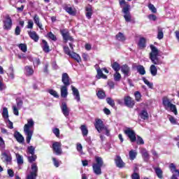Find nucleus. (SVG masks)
<instances>
[{"label": "nucleus", "mask_w": 179, "mask_h": 179, "mask_svg": "<svg viewBox=\"0 0 179 179\" xmlns=\"http://www.w3.org/2000/svg\"><path fill=\"white\" fill-rule=\"evenodd\" d=\"M24 133L26 135L27 143H30L33 134H34V120L28 119L27 123L24 126Z\"/></svg>", "instance_id": "nucleus-1"}, {"label": "nucleus", "mask_w": 179, "mask_h": 179, "mask_svg": "<svg viewBox=\"0 0 179 179\" xmlns=\"http://www.w3.org/2000/svg\"><path fill=\"white\" fill-rule=\"evenodd\" d=\"M150 48L151 52L150 53V59H151L154 65H162V60L157 57L159 55V50L153 45H150Z\"/></svg>", "instance_id": "nucleus-2"}, {"label": "nucleus", "mask_w": 179, "mask_h": 179, "mask_svg": "<svg viewBox=\"0 0 179 179\" xmlns=\"http://www.w3.org/2000/svg\"><path fill=\"white\" fill-rule=\"evenodd\" d=\"M103 164L104 162L103 161V158L95 157V163L92 164V169L96 176L101 175V167H103Z\"/></svg>", "instance_id": "nucleus-3"}, {"label": "nucleus", "mask_w": 179, "mask_h": 179, "mask_svg": "<svg viewBox=\"0 0 179 179\" xmlns=\"http://www.w3.org/2000/svg\"><path fill=\"white\" fill-rule=\"evenodd\" d=\"M162 103L165 108V110H167L168 111H171L173 113L175 114V115H177L178 113L177 112V107L176 105L171 103V101L167 96H164L162 99Z\"/></svg>", "instance_id": "nucleus-4"}, {"label": "nucleus", "mask_w": 179, "mask_h": 179, "mask_svg": "<svg viewBox=\"0 0 179 179\" xmlns=\"http://www.w3.org/2000/svg\"><path fill=\"white\" fill-rule=\"evenodd\" d=\"M1 160L3 163H6V164L12 163V155H10L9 150H5L1 152Z\"/></svg>", "instance_id": "nucleus-5"}, {"label": "nucleus", "mask_w": 179, "mask_h": 179, "mask_svg": "<svg viewBox=\"0 0 179 179\" xmlns=\"http://www.w3.org/2000/svg\"><path fill=\"white\" fill-rule=\"evenodd\" d=\"M124 132L127 136L130 139V141L134 143L136 142V134L132 129L127 127L124 130Z\"/></svg>", "instance_id": "nucleus-6"}, {"label": "nucleus", "mask_w": 179, "mask_h": 179, "mask_svg": "<svg viewBox=\"0 0 179 179\" xmlns=\"http://www.w3.org/2000/svg\"><path fill=\"white\" fill-rule=\"evenodd\" d=\"M129 9H131V6L126 5L122 10V12L124 13V17L126 22H131V19H132Z\"/></svg>", "instance_id": "nucleus-7"}, {"label": "nucleus", "mask_w": 179, "mask_h": 179, "mask_svg": "<svg viewBox=\"0 0 179 179\" xmlns=\"http://www.w3.org/2000/svg\"><path fill=\"white\" fill-rule=\"evenodd\" d=\"M31 169L32 171L29 175L27 176V179H36L37 177V171H38V168L37 167V164L32 163L31 165Z\"/></svg>", "instance_id": "nucleus-8"}, {"label": "nucleus", "mask_w": 179, "mask_h": 179, "mask_svg": "<svg viewBox=\"0 0 179 179\" xmlns=\"http://www.w3.org/2000/svg\"><path fill=\"white\" fill-rule=\"evenodd\" d=\"M169 170H171V172L173 174L171 179H178L177 177H179V171L177 169L174 164H170Z\"/></svg>", "instance_id": "nucleus-9"}, {"label": "nucleus", "mask_w": 179, "mask_h": 179, "mask_svg": "<svg viewBox=\"0 0 179 179\" xmlns=\"http://www.w3.org/2000/svg\"><path fill=\"white\" fill-rule=\"evenodd\" d=\"M61 146H62V145L59 142L56 141L52 144L53 152L57 155V156L62 155V149H61Z\"/></svg>", "instance_id": "nucleus-10"}, {"label": "nucleus", "mask_w": 179, "mask_h": 179, "mask_svg": "<svg viewBox=\"0 0 179 179\" xmlns=\"http://www.w3.org/2000/svg\"><path fill=\"white\" fill-rule=\"evenodd\" d=\"M95 128L98 131L99 134L103 131V129H106V125H104V122H102L101 120L97 119L96 120L95 123Z\"/></svg>", "instance_id": "nucleus-11"}, {"label": "nucleus", "mask_w": 179, "mask_h": 179, "mask_svg": "<svg viewBox=\"0 0 179 179\" xmlns=\"http://www.w3.org/2000/svg\"><path fill=\"white\" fill-rule=\"evenodd\" d=\"M60 33H61L64 40H65L66 41H73V38H72V36H71V35H69V31H68V29H62L60 31Z\"/></svg>", "instance_id": "nucleus-12"}, {"label": "nucleus", "mask_w": 179, "mask_h": 179, "mask_svg": "<svg viewBox=\"0 0 179 179\" xmlns=\"http://www.w3.org/2000/svg\"><path fill=\"white\" fill-rule=\"evenodd\" d=\"M60 108L64 117H68L69 115V108H68V105H66V102L62 103Z\"/></svg>", "instance_id": "nucleus-13"}, {"label": "nucleus", "mask_w": 179, "mask_h": 179, "mask_svg": "<svg viewBox=\"0 0 179 179\" xmlns=\"http://www.w3.org/2000/svg\"><path fill=\"white\" fill-rule=\"evenodd\" d=\"M62 82L64 84L63 86H69L71 85V80H69V76L68 73H64L62 76Z\"/></svg>", "instance_id": "nucleus-14"}, {"label": "nucleus", "mask_w": 179, "mask_h": 179, "mask_svg": "<svg viewBox=\"0 0 179 179\" xmlns=\"http://www.w3.org/2000/svg\"><path fill=\"white\" fill-rule=\"evenodd\" d=\"M4 23V29L6 30H10L12 28V19H10V17L9 15H7L6 17V20L3 22Z\"/></svg>", "instance_id": "nucleus-15"}, {"label": "nucleus", "mask_w": 179, "mask_h": 179, "mask_svg": "<svg viewBox=\"0 0 179 179\" xmlns=\"http://www.w3.org/2000/svg\"><path fill=\"white\" fill-rule=\"evenodd\" d=\"M120 69L124 76H129L131 75V68L127 65L124 64L120 67Z\"/></svg>", "instance_id": "nucleus-16"}, {"label": "nucleus", "mask_w": 179, "mask_h": 179, "mask_svg": "<svg viewBox=\"0 0 179 179\" xmlns=\"http://www.w3.org/2000/svg\"><path fill=\"white\" fill-rule=\"evenodd\" d=\"M124 104L125 106H127V107L132 108V107L135 106V101L132 100V98H131V96H126L124 97Z\"/></svg>", "instance_id": "nucleus-17"}, {"label": "nucleus", "mask_w": 179, "mask_h": 179, "mask_svg": "<svg viewBox=\"0 0 179 179\" xmlns=\"http://www.w3.org/2000/svg\"><path fill=\"white\" fill-rule=\"evenodd\" d=\"M115 162L117 167H118L119 169H122L125 167V162L122 161V159H121V157L120 156L116 157V158L115 159Z\"/></svg>", "instance_id": "nucleus-18"}, {"label": "nucleus", "mask_w": 179, "mask_h": 179, "mask_svg": "<svg viewBox=\"0 0 179 179\" xmlns=\"http://www.w3.org/2000/svg\"><path fill=\"white\" fill-rule=\"evenodd\" d=\"M71 90L73 92V95L74 96L75 100H76L78 102L80 101V94H79V90H77L76 87H73V85H71Z\"/></svg>", "instance_id": "nucleus-19"}, {"label": "nucleus", "mask_w": 179, "mask_h": 179, "mask_svg": "<svg viewBox=\"0 0 179 179\" xmlns=\"http://www.w3.org/2000/svg\"><path fill=\"white\" fill-rule=\"evenodd\" d=\"M14 138H15L18 143H23V142H24V137H23L19 131H15L14 133Z\"/></svg>", "instance_id": "nucleus-20"}, {"label": "nucleus", "mask_w": 179, "mask_h": 179, "mask_svg": "<svg viewBox=\"0 0 179 179\" xmlns=\"http://www.w3.org/2000/svg\"><path fill=\"white\" fill-rule=\"evenodd\" d=\"M61 96L64 99L68 97V87L62 85L60 87Z\"/></svg>", "instance_id": "nucleus-21"}, {"label": "nucleus", "mask_w": 179, "mask_h": 179, "mask_svg": "<svg viewBox=\"0 0 179 179\" xmlns=\"http://www.w3.org/2000/svg\"><path fill=\"white\" fill-rule=\"evenodd\" d=\"M34 23L36 24V26H38V27H39L41 30H43V24L40 22V17L37 14L34 15Z\"/></svg>", "instance_id": "nucleus-22"}, {"label": "nucleus", "mask_w": 179, "mask_h": 179, "mask_svg": "<svg viewBox=\"0 0 179 179\" xmlns=\"http://www.w3.org/2000/svg\"><path fill=\"white\" fill-rule=\"evenodd\" d=\"M86 10V17L87 19H92V15H93V9L91 6H88L85 8Z\"/></svg>", "instance_id": "nucleus-23"}, {"label": "nucleus", "mask_w": 179, "mask_h": 179, "mask_svg": "<svg viewBox=\"0 0 179 179\" xmlns=\"http://www.w3.org/2000/svg\"><path fill=\"white\" fill-rule=\"evenodd\" d=\"M69 57L77 61V62H82V58H80V56L76 52H71Z\"/></svg>", "instance_id": "nucleus-24"}, {"label": "nucleus", "mask_w": 179, "mask_h": 179, "mask_svg": "<svg viewBox=\"0 0 179 179\" xmlns=\"http://www.w3.org/2000/svg\"><path fill=\"white\" fill-rule=\"evenodd\" d=\"M80 129L81 130L82 135L84 138H85V136H87L89 134V130L87 129V127H86V125L85 124L81 125L80 127Z\"/></svg>", "instance_id": "nucleus-25"}, {"label": "nucleus", "mask_w": 179, "mask_h": 179, "mask_svg": "<svg viewBox=\"0 0 179 179\" xmlns=\"http://www.w3.org/2000/svg\"><path fill=\"white\" fill-rule=\"evenodd\" d=\"M141 153L145 162H148V160H149V153H148V150H146V149L145 148H142L141 150Z\"/></svg>", "instance_id": "nucleus-26"}, {"label": "nucleus", "mask_w": 179, "mask_h": 179, "mask_svg": "<svg viewBox=\"0 0 179 179\" xmlns=\"http://www.w3.org/2000/svg\"><path fill=\"white\" fill-rule=\"evenodd\" d=\"M42 48L45 52H50V46L45 40L42 41Z\"/></svg>", "instance_id": "nucleus-27"}, {"label": "nucleus", "mask_w": 179, "mask_h": 179, "mask_svg": "<svg viewBox=\"0 0 179 179\" xmlns=\"http://www.w3.org/2000/svg\"><path fill=\"white\" fill-rule=\"evenodd\" d=\"M138 45L139 47V48H145V47H146V39L145 38H141Z\"/></svg>", "instance_id": "nucleus-28"}, {"label": "nucleus", "mask_w": 179, "mask_h": 179, "mask_svg": "<svg viewBox=\"0 0 179 179\" xmlns=\"http://www.w3.org/2000/svg\"><path fill=\"white\" fill-rule=\"evenodd\" d=\"M29 36L32 38V40H34L36 42L38 41V35H37V33H36V31H29Z\"/></svg>", "instance_id": "nucleus-29"}, {"label": "nucleus", "mask_w": 179, "mask_h": 179, "mask_svg": "<svg viewBox=\"0 0 179 179\" xmlns=\"http://www.w3.org/2000/svg\"><path fill=\"white\" fill-rule=\"evenodd\" d=\"M150 71L152 76H156V75H157V68L156 67V66H155V64L150 66Z\"/></svg>", "instance_id": "nucleus-30"}, {"label": "nucleus", "mask_w": 179, "mask_h": 179, "mask_svg": "<svg viewBox=\"0 0 179 179\" xmlns=\"http://www.w3.org/2000/svg\"><path fill=\"white\" fill-rule=\"evenodd\" d=\"M136 69H137V72H138V73L140 75H145L146 74V71L145 70V67H143V66L138 65L136 66Z\"/></svg>", "instance_id": "nucleus-31"}, {"label": "nucleus", "mask_w": 179, "mask_h": 179, "mask_svg": "<svg viewBox=\"0 0 179 179\" xmlns=\"http://www.w3.org/2000/svg\"><path fill=\"white\" fill-rule=\"evenodd\" d=\"M96 78L97 79H101V78L102 79H107V76L104 75L101 69H97Z\"/></svg>", "instance_id": "nucleus-32"}, {"label": "nucleus", "mask_w": 179, "mask_h": 179, "mask_svg": "<svg viewBox=\"0 0 179 179\" xmlns=\"http://www.w3.org/2000/svg\"><path fill=\"white\" fill-rule=\"evenodd\" d=\"M139 116L141 117V118L142 120H148V118H149V114L148 113V112L145 110H143L140 113H139Z\"/></svg>", "instance_id": "nucleus-33"}, {"label": "nucleus", "mask_w": 179, "mask_h": 179, "mask_svg": "<svg viewBox=\"0 0 179 179\" xmlns=\"http://www.w3.org/2000/svg\"><path fill=\"white\" fill-rule=\"evenodd\" d=\"M137 155L138 153L136 152V150H130L129 152L130 160H135V159H136Z\"/></svg>", "instance_id": "nucleus-34"}, {"label": "nucleus", "mask_w": 179, "mask_h": 179, "mask_svg": "<svg viewBox=\"0 0 179 179\" xmlns=\"http://www.w3.org/2000/svg\"><path fill=\"white\" fill-rule=\"evenodd\" d=\"M111 66L113 68V69L115 71V72H118V71H120L121 69V66L120 65V64H118V62H115L111 64Z\"/></svg>", "instance_id": "nucleus-35"}, {"label": "nucleus", "mask_w": 179, "mask_h": 179, "mask_svg": "<svg viewBox=\"0 0 179 179\" xmlns=\"http://www.w3.org/2000/svg\"><path fill=\"white\" fill-rule=\"evenodd\" d=\"M64 10H66V12H67V13H69V15H76V12L75 10H73V8H72V7L66 6L64 7Z\"/></svg>", "instance_id": "nucleus-36"}, {"label": "nucleus", "mask_w": 179, "mask_h": 179, "mask_svg": "<svg viewBox=\"0 0 179 179\" xmlns=\"http://www.w3.org/2000/svg\"><path fill=\"white\" fill-rule=\"evenodd\" d=\"M96 96L101 100H103V99H106V92L103 90H99L96 93Z\"/></svg>", "instance_id": "nucleus-37"}, {"label": "nucleus", "mask_w": 179, "mask_h": 179, "mask_svg": "<svg viewBox=\"0 0 179 179\" xmlns=\"http://www.w3.org/2000/svg\"><path fill=\"white\" fill-rule=\"evenodd\" d=\"M8 76L10 78V79H15V70L13 69V67H10L8 69Z\"/></svg>", "instance_id": "nucleus-38"}, {"label": "nucleus", "mask_w": 179, "mask_h": 179, "mask_svg": "<svg viewBox=\"0 0 179 179\" xmlns=\"http://www.w3.org/2000/svg\"><path fill=\"white\" fill-rule=\"evenodd\" d=\"M155 171L158 178H163V171H162L160 168H155Z\"/></svg>", "instance_id": "nucleus-39"}, {"label": "nucleus", "mask_w": 179, "mask_h": 179, "mask_svg": "<svg viewBox=\"0 0 179 179\" xmlns=\"http://www.w3.org/2000/svg\"><path fill=\"white\" fill-rule=\"evenodd\" d=\"M2 115L5 120L9 119V113L8 112V108L6 107L3 108Z\"/></svg>", "instance_id": "nucleus-40"}, {"label": "nucleus", "mask_w": 179, "mask_h": 179, "mask_svg": "<svg viewBox=\"0 0 179 179\" xmlns=\"http://www.w3.org/2000/svg\"><path fill=\"white\" fill-rule=\"evenodd\" d=\"M25 72H26V74L28 75L29 76L34 73V71L33 70V69L29 66H25Z\"/></svg>", "instance_id": "nucleus-41"}, {"label": "nucleus", "mask_w": 179, "mask_h": 179, "mask_svg": "<svg viewBox=\"0 0 179 179\" xmlns=\"http://www.w3.org/2000/svg\"><path fill=\"white\" fill-rule=\"evenodd\" d=\"M116 38L117 40H118L119 41H125V36H124V34L119 32L117 35H116Z\"/></svg>", "instance_id": "nucleus-42"}, {"label": "nucleus", "mask_w": 179, "mask_h": 179, "mask_svg": "<svg viewBox=\"0 0 179 179\" xmlns=\"http://www.w3.org/2000/svg\"><path fill=\"white\" fill-rule=\"evenodd\" d=\"M113 78L115 82H120V80H121V74L118 71H115Z\"/></svg>", "instance_id": "nucleus-43"}, {"label": "nucleus", "mask_w": 179, "mask_h": 179, "mask_svg": "<svg viewBox=\"0 0 179 179\" xmlns=\"http://www.w3.org/2000/svg\"><path fill=\"white\" fill-rule=\"evenodd\" d=\"M164 37V34H163V29L158 28V34H157V38L159 40H162Z\"/></svg>", "instance_id": "nucleus-44"}, {"label": "nucleus", "mask_w": 179, "mask_h": 179, "mask_svg": "<svg viewBox=\"0 0 179 179\" xmlns=\"http://www.w3.org/2000/svg\"><path fill=\"white\" fill-rule=\"evenodd\" d=\"M20 50H21V51H22V52H26L27 51V45L24 43H20L18 45Z\"/></svg>", "instance_id": "nucleus-45"}, {"label": "nucleus", "mask_w": 179, "mask_h": 179, "mask_svg": "<svg viewBox=\"0 0 179 179\" xmlns=\"http://www.w3.org/2000/svg\"><path fill=\"white\" fill-rule=\"evenodd\" d=\"M76 149L80 155H83V147L82 146V144L80 143H78L76 144Z\"/></svg>", "instance_id": "nucleus-46"}, {"label": "nucleus", "mask_w": 179, "mask_h": 179, "mask_svg": "<svg viewBox=\"0 0 179 179\" xmlns=\"http://www.w3.org/2000/svg\"><path fill=\"white\" fill-rule=\"evenodd\" d=\"M143 81L144 82V83L145 85H147V86H148V87H150V89H153V83L149 82V80H148V79H146L145 78H143Z\"/></svg>", "instance_id": "nucleus-47"}, {"label": "nucleus", "mask_w": 179, "mask_h": 179, "mask_svg": "<svg viewBox=\"0 0 179 179\" xmlns=\"http://www.w3.org/2000/svg\"><path fill=\"white\" fill-rule=\"evenodd\" d=\"M17 164H23V157L19 154H16Z\"/></svg>", "instance_id": "nucleus-48"}, {"label": "nucleus", "mask_w": 179, "mask_h": 179, "mask_svg": "<svg viewBox=\"0 0 179 179\" xmlns=\"http://www.w3.org/2000/svg\"><path fill=\"white\" fill-rule=\"evenodd\" d=\"M48 92L50 93V94H51V96H53L56 99H58V97H59V95H58V92H57V91L54 90H50Z\"/></svg>", "instance_id": "nucleus-49"}, {"label": "nucleus", "mask_w": 179, "mask_h": 179, "mask_svg": "<svg viewBox=\"0 0 179 179\" xmlns=\"http://www.w3.org/2000/svg\"><path fill=\"white\" fill-rule=\"evenodd\" d=\"M137 145H145V141L142 137L137 136V139L136 138Z\"/></svg>", "instance_id": "nucleus-50"}, {"label": "nucleus", "mask_w": 179, "mask_h": 179, "mask_svg": "<svg viewBox=\"0 0 179 179\" xmlns=\"http://www.w3.org/2000/svg\"><path fill=\"white\" fill-rule=\"evenodd\" d=\"M134 96H135V99L137 101H141V99H142V95L141 94V92H136L134 93Z\"/></svg>", "instance_id": "nucleus-51"}, {"label": "nucleus", "mask_w": 179, "mask_h": 179, "mask_svg": "<svg viewBox=\"0 0 179 179\" xmlns=\"http://www.w3.org/2000/svg\"><path fill=\"white\" fill-rule=\"evenodd\" d=\"M28 153H29L31 155H34V150H36V148L33 147L32 145L27 148Z\"/></svg>", "instance_id": "nucleus-52"}, {"label": "nucleus", "mask_w": 179, "mask_h": 179, "mask_svg": "<svg viewBox=\"0 0 179 179\" xmlns=\"http://www.w3.org/2000/svg\"><path fill=\"white\" fill-rule=\"evenodd\" d=\"M106 101L109 106H111V107H114V106H115V102H114V100L111 98H107Z\"/></svg>", "instance_id": "nucleus-53"}, {"label": "nucleus", "mask_w": 179, "mask_h": 179, "mask_svg": "<svg viewBox=\"0 0 179 179\" xmlns=\"http://www.w3.org/2000/svg\"><path fill=\"white\" fill-rule=\"evenodd\" d=\"M48 37H49V38H50V40H52L53 41H57V36H55V35H54L52 32H49L48 34Z\"/></svg>", "instance_id": "nucleus-54"}, {"label": "nucleus", "mask_w": 179, "mask_h": 179, "mask_svg": "<svg viewBox=\"0 0 179 179\" xmlns=\"http://www.w3.org/2000/svg\"><path fill=\"white\" fill-rule=\"evenodd\" d=\"M148 8L150 9V10H151V12H152V13H156V12H157V9H156V7H155V6L153 4H149L148 5Z\"/></svg>", "instance_id": "nucleus-55"}, {"label": "nucleus", "mask_w": 179, "mask_h": 179, "mask_svg": "<svg viewBox=\"0 0 179 179\" xmlns=\"http://www.w3.org/2000/svg\"><path fill=\"white\" fill-rule=\"evenodd\" d=\"M36 159H37V155H31V157H28V160L29 163H33V162H36Z\"/></svg>", "instance_id": "nucleus-56"}, {"label": "nucleus", "mask_w": 179, "mask_h": 179, "mask_svg": "<svg viewBox=\"0 0 179 179\" xmlns=\"http://www.w3.org/2000/svg\"><path fill=\"white\" fill-rule=\"evenodd\" d=\"M64 51L65 54H66L69 56H70V55L72 54V52H71V50H69V48L68 46L64 47Z\"/></svg>", "instance_id": "nucleus-57"}, {"label": "nucleus", "mask_w": 179, "mask_h": 179, "mask_svg": "<svg viewBox=\"0 0 179 179\" xmlns=\"http://www.w3.org/2000/svg\"><path fill=\"white\" fill-rule=\"evenodd\" d=\"M169 120L171 124H173V125H176V124H177V120H176V118H174V117L169 115Z\"/></svg>", "instance_id": "nucleus-58"}, {"label": "nucleus", "mask_w": 179, "mask_h": 179, "mask_svg": "<svg viewBox=\"0 0 179 179\" xmlns=\"http://www.w3.org/2000/svg\"><path fill=\"white\" fill-rule=\"evenodd\" d=\"M105 128L106 129H102V132L107 135V136H110V129H108V127H107L106 126H105Z\"/></svg>", "instance_id": "nucleus-59"}, {"label": "nucleus", "mask_w": 179, "mask_h": 179, "mask_svg": "<svg viewBox=\"0 0 179 179\" xmlns=\"http://www.w3.org/2000/svg\"><path fill=\"white\" fill-rule=\"evenodd\" d=\"M52 132H53V134H55V136H57V138H59V129H58V128L53 129Z\"/></svg>", "instance_id": "nucleus-60"}, {"label": "nucleus", "mask_w": 179, "mask_h": 179, "mask_svg": "<svg viewBox=\"0 0 179 179\" xmlns=\"http://www.w3.org/2000/svg\"><path fill=\"white\" fill-rule=\"evenodd\" d=\"M33 26H34V23L31 20H29L28 24L27 26V29H33Z\"/></svg>", "instance_id": "nucleus-61"}, {"label": "nucleus", "mask_w": 179, "mask_h": 179, "mask_svg": "<svg viewBox=\"0 0 179 179\" xmlns=\"http://www.w3.org/2000/svg\"><path fill=\"white\" fill-rule=\"evenodd\" d=\"M0 148L1 149H5V141H3V138L0 136Z\"/></svg>", "instance_id": "nucleus-62"}, {"label": "nucleus", "mask_w": 179, "mask_h": 179, "mask_svg": "<svg viewBox=\"0 0 179 179\" xmlns=\"http://www.w3.org/2000/svg\"><path fill=\"white\" fill-rule=\"evenodd\" d=\"M119 3L120 5L121 8H123L126 6V5H129L127 3V2L125 1V0H119Z\"/></svg>", "instance_id": "nucleus-63"}, {"label": "nucleus", "mask_w": 179, "mask_h": 179, "mask_svg": "<svg viewBox=\"0 0 179 179\" xmlns=\"http://www.w3.org/2000/svg\"><path fill=\"white\" fill-rule=\"evenodd\" d=\"M132 179H141V177L139 176V174L134 173L131 176Z\"/></svg>", "instance_id": "nucleus-64"}]
</instances>
